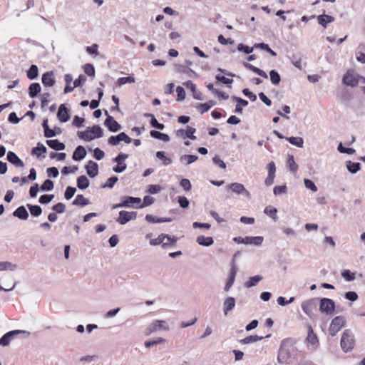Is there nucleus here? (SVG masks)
<instances>
[{
	"instance_id": "f257e3e1",
	"label": "nucleus",
	"mask_w": 365,
	"mask_h": 365,
	"mask_svg": "<svg viewBox=\"0 0 365 365\" xmlns=\"http://www.w3.org/2000/svg\"><path fill=\"white\" fill-rule=\"evenodd\" d=\"M103 130L99 125L88 127L85 131H78V136L86 141H91L95 138H99L103 136Z\"/></svg>"
},
{
	"instance_id": "f03ea898",
	"label": "nucleus",
	"mask_w": 365,
	"mask_h": 365,
	"mask_svg": "<svg viewBox=\"0 0 365 365\" xmlns=\"http://www.w3.org/2000/svg\"><path fill=\"white\" fill-rule=\"evenodd\" d=\"M354 346V336L349 329H346L342 334L341 339V349L345 351L348 352L351 351Z\"/></svg>"
},
{
	"instance_id": "7ed1b4c3",
	"label": "nucleus",
	"mask_w": 365,
	"mask_h": 365,
	"mask_svg": "<svg viewBox=\"0 0 365 365\" xmlns=\"http://www.w3.org/2000/svg\"><path fill=\"white\" fill-rule=\"evenodd\" d=\"M177 237H171L166 234H161L157 238L151 240L150 244L152 246H157L162 245L163 247L168 246L169 245H175L177 242Z\"/></svg>"
},
{
	"instance_id": "20e7f679",
	"label": "nucleus",
	"mask_w": 365,
	"mask_h": 365,
	"mask_svg": "<svg viewBox=\"0 0 365 365\" xmlns=\"http://www.w3.org/2000/svg\"><path fill=\"white\" fill-rule=\"evenodd\" d=\"M346 319L343 316H337L334 318L329 327V333L332 336L336 334L345 326Z\"/></svg>"
},
{
	"instance_id": "39448f33",
	"label": "nucleus",
	"mask_w": 365,
	"mask_h": 365,
	"mask_svg": "<svg viewBox=\"0 0 365 365\" xmlns=\"http://www.w3.org/2000/svg\"><path fill=\"white\" fill-rule=\"evenodd\" d=\"M359 76L354 70H348L342 78V82L347 86L354 87L359 83Z\"/></svg>"
},
{
	"instance_id": "423d86ee",
	"label": "nucleus",
	"mask_w": 365,
	"mask_h": 365,
	"mask_svg": "<svg viewBox=\"0 0 365 365\" xmlns=\"http://www.w3.org/2000/svg\"><path fill=\"white\" fill-rule=\"evenodd\" d=\"M289 344V341L288 340H284L281 344L277 357V361L281 364L286 363L287 360L291 356L288 348Z\"/></svg>"
},
{
	"instance_id": "0eeeda50",
	"label": "nucleus",
	"mask_w": 365,
	"mask_h": 365,
	"mask_svg": "<svg viewBox=\"0 0 365 365\" xmlns=\"http://www.w3.org/2000/svg\"><path fill=\"white\" fill-rule=\"evenodd\" d=\"M335 309L334 302L328 298H322L320 300L319 310L327 315H332Z\"/></svg>"
},
{
	"instance_id": "6e6552de",
	"label": "nucleus",
	"mask_w": 365,
	"mask_h": 365,
	"mask_svg": "<svg viewBox=\"0 0 365 365\" xmlns=\"http://www.w3.org/2000/svg\"><path fill=\"white\" fill-rule=\"evenodd\" d=\"M228 189L231 190L232 192L237 195H242L245 196L247 198H251L250 192L245 187V186L239 182H232L227 185Z\"/></svg>"
},
{
	"instance_id": "1a4fd4ad",
	"label": "nucleus",
	"mask_w": 365,
	"mask_h": 365,
	"mask_svg": "<svg viewBox=\"0 0 365 365\" xmlns=\"http://www.w3.org/2000/svg\"><path fill=\"white\" fill-rule=\"evenodd\" d=\"M306 343L308 349H315L319 345L318 338L314 334L313 329L310 325L308 326V333L306 338Z\"/></svg>"
},
{
	"instance_id": "9d476101",
	"label": "nucleus",
	"mask_w": 365,
	"mask_h": 365,
	"mask_svg": "<svg viewBox=\"0 0 365 365\" xmlns=\"http://www.w3.org/2000/svg\"><path fill=\"white\" fill-rule=\"evenodd\" d=\"M317 307V299H311L307 301H304L302 304V309L303 312L309 317H312L313 314V310L315 309Z\"/></svg>"
},
{
	"instance_id": "9b49d317",
	"label": "nucleus",
	"mask_w": 365,
	"mask_h": 365,
	"mask_svg": "<svg viewBox=\"0 0 365 365\" xmlns=\"http://www.w3.org/2000/svg\"><path fill=\"white\" fill-rule=\"evenodd\" d=\"M137 213L135 212H128L122 210L119 212V217L117 222L120 225H125L131 220L136 218Z\"/></svg>"
},
{
	"instance_id": "f8f14e48",
	"label": "nucleus",
	"mask_w": 365,
	"mask_h": 365,
	"mask_svg": "<svg viewBox=\"0 0 365 365\" xmlns=\"http://www.w3.org/2000/svg\"><path fill=\"white\" fill-rule=\"evenodd\" d=\"M25 331L21 330H14L7 332L0 339V345L3 346H8L11 340V339L20 334H25Z\"/></svg>"
},
{
	"instance_id": "ddd939ff",
	"label": "nucleus",
	"mask_w": 365,
	"mask_h": 365,
	"mask_svg": "<svg viewBox=\"0 0 365 365\" xmlns=\"http://www.w3.org/2000/svg\"><path fill=\"white\" fill-rule=\"evenodd\" d=\"M159 329H164L167 330L168 329V327L167 326L166 322L163 320H155L153 323H152L147 330L148 332L147 334H149L150 333L155 332Z\"/></svg>"
},
{
	"instance_id": "4468645a",
	"label": "nucleus",
	"mask_w": 365,
	"mask_h": 365,
	"mask_svg": "<svg viewBox=\"0 0 365 365\" xmlns=\"http://www.w3.org/2000/svg\"><path fill=\"white\" fill-rule=\"evenodd\" d=\"M237 269V266L233 263L230 272V276L225 286V291L228 292L234 284Z\"/></svg>"
},
{
	"instance_id": "2eb2a0df",
	"label": "nucleus",
	"mask_w": 365,
	"mask_h": 365,
	"mask_svg": "<svg viewBox=\"0 0 365 365\" xmlns=\"http://www.w3.org/2000/svg\"><path fill=\"white\" fill-rule=\"evenodd\" d=\"M104 124L112 132H117L120 129V125L110 115L107 117Z\"/></svg>"
},
{
	"instance_id": "dca6fc26",
	"label": "nucleus",
	"mask_w": 365,
	"mask_h": 365,
	"mask_svg": "<svg viewBox=\"0 0 365 365\" xmlns=\"http://www.w3.org/2000/svg\"><path fill=\"white\" fill-rule=\"evenodd\" d=\"M235 307V299L232 297H227L223 302V312L227 316L228 312L232 311Z\"/></svg>"
},
{
	"instance_id": "f3484780",
	"label": "nucleus",
	"mask_w": 365,
	"mask_h": 365,
	"mask_svg": "<svg viewBox=\"0 0 365 365\" xmlns=\"http://www.w3.org/2000/svg\"><path fill=\"white\" fill-rule=\"evenodd\" d=\"M7 160L16 167L23 168L24 166V162L12 151L8 152Z\"/></svg>"
},
{
	"instance_id": "a211bd4d",
	"label": "nucleus",
	"mask_w": 365,
	"mask_h": 365,
	"mask_svg": "<svg viewBox=\"0 0 365 365\" xmlns=\"http://www.w3.org/2000/svg\"><path fill=\"white\" fill-rule=\"evenodd\" d=\"M87 174L91 178H94L98 174V164L93 160H90L86 166Z\"/></svg>"
},
{
	"instance_id": "6ab92c4d",
	"label": "nucleus",
	"mask_w": 365,
	"mask_h": 365,
	"mask_svg": "<svg viewBox=\"0 0 365 365\" xmlns=\"http://www.w3.org/2000/svg\"><path fill=\"white\" fill-rule=\"evenodd\" d=\"M55 82V76L52 71L46 72L43 74L42 83L45 86H53Z\"/></svg>"
},
{
	"instance_id": "aec40b11",
	"label": "nucleus",
	"mask_w": 365,
	"mask_h": 365,
	"mask_svg": "<svg viewBox=\"0 0 365 365\" xmlns=\"http://www.w3.org/2000/svg\"><path fill=\"white\" fill-rule=\"evenodd\" d=\"M57 117L61 122L63 123L67 122L69 120L70 115L68 114V110L65 107L64 104H61L59 106Z\"/></svg>"
},
{
	"instance_id": "412c9836",
	"label": "nucleus",
	"mask_w": 365,
	"mask_h": 365,
	"mask_svg": "<svg viewBox=\"0 0 365 365\" xmlns=\"http://www.w3.org/2000/svg\"><path fill=\"white\" fill-rule=\"evenodd\" d=\"M86 155V150L82 145H78L73 153V159L76 161L81 160Z\"/></svg>"
},
{
	"instance_id": "4be33fe9",
	"label": "nucleus",
	"mask_w": 365,
	"mask_h": 365,
	"mask_svg": "<svg viewBox=\"0 0 365 365\" xmlns=\"http://www.w3.org/2000/svg\"><path fill=\"white\" fill-rule=\"evenodd\" d=\"M14 216L26 220L28 219L29 215L24 206L19 207L13 213Z\"/></svg>"
},
{
	"instance_id": "5701e85b",
	"label": "nucleus",
	"mask_w": 365,
	"mask_h": 365,
	"mask_svg": "<svg viewBox=\"0 0 365 365\" xmlns=\"http://www.w3.org/2000/svg\"><path fill=\"white\" fill-rule=\"evenodd\" d=\"M176 71L180 73H185L190 78L197 76V73L191 68H189L187 66L182 65H177Z\"/></svg>"
},
{
	"instance_id": "b1692460",
	"label": "nucleus",
	"mask_w": 365,
	"mask_h": 365,
	"mask_svg": "<svg viewBox=\"0 0 365 365\" xmlns=\"http://www.w3.org/2000/svg\"><path fill=\"white\" fill-rule=\"evenodd\" d=\"M245 245H255L256 246H259L262 245L264 238L261 236L257 237H245Z\"/></svg>"
},
{
	"instance_id": "393cba45",
	"label": "nucleus",
	"mask_w": 365,
	"mask_h": 365,
	"mask_svg": "<svg viewBox=\"0 0 365 365\" xmlns=\"http://www.w3.org/2000/svg\"><path fill=\"white\" fill-rule=\"evenodd\" d=\"M196 242L202 246L209 247L213 245L214 240L211 237H205L203 235H200L197 237Z\"/></svg>"
},
{
	"instance_id": "a878e982",
	"label": "nucleus",
	"mask_w": 365,
	"mask_h": 365,
	"mask_svg": "<svg viewBox=\"0 0 365 365\" xmlns=\"http://www.w3.org/2000/svg\"><path fill=\"white\" fill-rule=\"evenodd\" d=\"M145 220L151 223L169 222L172 221V219L170 217H157L152 215H147Z\"/></svg>"
},
{
	"instance_id": "bb28decb",
	"label": "nucleus",
	"mask_w": 365,
	"mask_h": 365,
	"mask_svg": "<svg viewBox=\"0 0 365 365\" xmlns=\"http://www.w3.org/2000/svg\"><path fill=\"white\" fill-rule=\"evenodd\" d=\"M317 21L320 25H322L324 28H326L327 24L334 21V18L329 15L322 14L317 17Z\"/></svg>"
},
{
	"instance_id": "cd10ccee",
	"label": "nucleus",
	"mask_w": 365,
	"mask_h": 365,
	"mask_svg": "<svg viewBox=\"0 0 365 365\" xmlns=\"http://www.w3.org/2000/svg\"><path fill=\"white\" fill-rule=\"evenodd\" d=\"M46 144L53 150H63L65 149V145L59 142L58 140H47Z\"/></svg>"
},
{
	"instance_id": "c85d7f7f",
	"label": "nucleus",
	"mask_w": 365,
	"mask_h": 365,
	"mask_svg": "<svg viewBox=\"0 0 365 365\" xmlns=\"http://www.w3.org/2000/svg\"><path fill=\"white\" fill-rule=\"evenodd\" d=\"M264 339V336H259L257 335H250L249 336H247L241 340H240V343L241 344H252L255 343L258 341H260Z\"/></svg>"
},
{
	"instance_id": "c756f323",
	"label": "nucleus",
	"mask_w": 365,
	"mask_h": 365,
	"mask_svg": "<svg viewBox=\"0 0 365 365\" xmlns=\"http://www.w3.org/2000/svg\"><path fill=\"white\" fill-rule=\"evenodd\" d=\"M197 159L198 156L195 155H183L180 158V161L187 165L195 162Z\"/></svg>"
},
{
	"instance_id": "7c9ffc66",
	"label": "nucleus",
	"mask_w": 365,
	"mask_h": 365,
	"mask_svg": "<svg viewBox=\"0 0 365 365\" xmlns=\"http://www.w3.org/2000/svg\"><path fill=\"white\" fill-rule=\"evenodd\" d=\"M17 268L16 264H13L8 261L0 262V272L3 271H14Z\"/></svg>"
},
{
	"instance_id": "2f4dec72",
	"label": "nucleus",
	"mask_w": 365,
	"mask_h": 365,
	"mask_svg": "<svg viewBox=\"0 0 365 365\" xmlns=\"http://www.w3.org/2000/svg\"><path fill=\"white\" fill-rule=\"evenodd\" d=\"M140 202V198L134 197H125L123 201L125 207H133V204H139Z\"/></svg>"
},
{
	"instance_id": "473e14b6",
	"label": "nucleus",
	"mask_w": 365,
	"mask_h": 365,
	"mask_svg": "<svg viewBox=\"0 0 365 365\" xmlns=\"http://www.w3.org/2000/svg\"><path fill=\"white\" fill-rule=\"evenodd\" d=\"M244 66L245 67H246L247 68L252 71L253 72H255L256 74L263 77V78H267V74L262 70L254 66L253 65L249 63H247V62H245L244 63Z\"/></svg>"
},
{
	"instance_id": "72a5a7b5",
	"label": "nucleus",
	"mask_w": 365,
	"mask_h": 365,
	"mask_svg": "<svg viewBox=\"0 0 365 365\" xmlns=\"http://www.w3.org/2000/svg\"><path fill=\"white\" fill-rule=\"evenodd\" d=\"M41 91V86L38 83H33L29 86V93L31 98L36 97Z\"/></svg>"
},
{
	"instance_id": "f704fd0d",
	"label": "nucleus",
	"mask_w": 365,
	"mask_h": 365,
	"mask_svg": "<svg viewBox=\"0 0 365 365\" xmlns=\"http://www.w3.org/2000/svg\"><path fill=\"white\" fill-rule=\"evenodd\" d=\"M346 166L351 173L354 174L360 170L361 165L359 163H354L349 160L346 162Z\"/></svg>"
},
{
	"instance_id": "c9c22d12",
	"label": "nucleus",
	"mask_w": 365,
	"mask_h": 365,
	"mask_svg": "<svg viewBox=\"0 0 365 365\" xmlns=\"http://www.w3.org/2000/svg\"><path fill=\"white\" fill-rule=\"evenodd\" d=\"M286 140L289 141L292 145L298 148H302L304 146V140L301 137H288L286 138Z\"/></svg>"
},
{
	"instance_id": "e433bc0d",
	"label": "nucleus",
	"mask_w": 365,
	"mask_h": 365,
	"mask_svg": "<svg viewBox=\"0 0 365 365\" xmlns=\"http://www.w3.org/2000/svg\"><path fill=\"white\" fill-rule=\"evenodd\" d=\"M90 203L89 200L84 197L83 195H78L73 202V205L86 206Z\"/></svg>"
},
{
	"instance_id": "4c0bfd02",
	"label": "nucleus",
	"mask_w": 365,
	"mask_h": 365,
	"mask_svg": "<svg viewBox=\"0 0 365 365\" xmlns=\"http://www.w3.org/2000/svg\"><path fill=\"white\" fill-rule=\"evenodd\" d=\"M77 186L79 189L83 190L89 186V180L85 175H81L77 179Z\"/></svg>"
},
{
	"instance_id": "58836bf2",
	"label": "nucleus",
	"mask_w": 365,
	"mask_h": 365,
	"mask_svg": "<svg viewBox=\"0 0 365 365\" xmlns=\"http://www.w3.org/2000/svg\"><path fill=\"white\" fill-rule=\"evenodd\" d=\"M150 135L154 138L162 140L164 142H168L170 140V138L167 134L162 133L157 130H151Z\"/></svg>"
},
{
	"instance_id": "ea45409f",
	"label": "nucleus",
	"mask_w": 365,
	"mask_h": 365,
	"mask_svg": "<svg viewBox=\"0 0 365 365\" xmlns=\"http://www.w3.org/2000/svg\"><path fill=\"white\" fill-rule=\"evenodd\" d=\"M27 207L31 214L34 217H38L42 213V209L38 205H27Z\"/></svg>"
},
{
	"instance_id": "a19ab883",
	"label": "nucleus",
	"mask_w": 365,
	"mask_h": 365,
	"mask_svg": "<svg viewBox=\"0 0 365 365\" xmlns=\"http://www.w3.org/2000/svg\"><path fill=\"white\" fill-rule=\"evenodd\" d=\"M262 277L259 275L251 277L245 283V287L247 288L255 286L259 282L262 280Z\"/></svg>"
},
{
	"instance_id": "79ce46f5",
	"label": "nucleus",
	"mask_w": 365,
	"mask_h": 365,
	"mask_svg": "<svg viewBox=\"0 0 365 365\" xmlns=\"http://www.w3.org/2000/svg\"><path fill=\"white\" fill-rule=\"evenodd\" d=\"M287 165L290 171L293 173H296L298 170V165L296 163L294 156L289 155V158L287 160Z\"/></svg>"
},
{
	"instance_id": "37998d69",
	"label": "nucleus",
	"mask_w": 365,
	"mask_h": 365,
	"mask_svg": "<svg viewBox=\"0 0 365 365\" xmlns=\"http://www.w3.org/2000/svg\"><path fill=\"white\" fill-rule=\"evenodd\" d=\"M156 157L158 159L162 160L163 161L164 165H169L172 163L171 158L166 157L165 155V152L163 151H158L156 153Z\"/></svg>"
},
{
	"instance_id": "c03bdc74",
	"label": "nucleus",
	"mask_w": 365,
	"mask_h": 365,
	"mask_svg": "<svg viewBox=\"0 0 365 365\" xmlns=\"http://www.w3.org/2000/svg\"><path fill=\"white\" fill-rule=\"evenodd\" d=\"M135 78L133 76L119 78L116 82L117 86H121L125 83H132L135 82Z\"/></svg>"
},
{
	"instance_id": "a18cd8bd",
	"label": "nucleus",
	"mask_w": 365,
	"mask_h": 365,
	"mask_svg": "<svg viewBox=\"0 0 365 365\" xmlns=\"http://www.w3.org/2000/svg\"><path fill=\"white\" fill-rule=\"evenodd\" d=\"M269 76L272 84L278 85L280 83L281 77L275 70H272L269 73Z\"/></svg>"
},
{
	"instance_id": "49530a36",
	"label": "nucleus",
	"mask_w": 365,
	"mask_h": 365,
	"mask_svg": "<svg viewBox=\"0 0 365 365\" xmlns=\"http://www.w3.org/2000/svg\"><path fill=\"white\" fill-rule=\"evenodd\" d=\"M277 210L275 207L268 206L264 209V213L272 217L274 221L277 220Z\"/></svg>"
},
{
	"instance_id": "de8ad7c7",
	"label": "nucleus",
	"mask_w": 365,
	"mask_h": 365,
	"mask_svg": "<svg viewBox=\"0 0 365 365\" xmlns=\"http://www.w3.org/2000/svg\"><path fill=\"white\" fill-rule=\"evenodd\" d=\"M27 76L29 79H35L38 76V67L32 65L27 72Z\"/></svg>"
},
{
	"instance_id": "09e8293b",
	"label": "nucleus",
	"mask_w": 365,
	"mask_h": 365,
	"mask_svg": "<svg viewBox=\"0 0 365 365\" xmlns=\"http://www.w3.org/2000/svg\"><path fill=\"white\" fill-rule=\"evenodd\" d=\"M255 48H259L261 49H263L267 52H269L272 56H276L277 53L273 50H272L269 45L264 43H256L255 45Z\"/></svg>"
},
{
	"instance_id": "8fccbe9b",
	"label": "nucleus",
	"mask_w": 365,
	"mask_h": 365,
	"mask_svg": "<svg viewBox=\"0 0 365 365\" xmlns=\"http://www.w3.org/2000/svg\"><path fill=\"white\" fill-rule=\"evenodd\" d=\"M46 148L41 143H38L37 147H35L32 149L31 154L36 155L38 157L40 156L39 152L46 153Z\"/></svg>"
},
{
	"instance_id": "3c124183",
	"label": "nucleus",
	"mask_w": 365,
	"mask_h": 365,
	"mask_svg": "<svg viewBox=\"0 0 365 365\" xmlns=\"http://www.w3.org/2000/svg\"><path fill=\"white\" fill-rule=\"evenodd\" d=\"M53 189V182L51 180H46L41 186L42 191H50Z\"/></svg>"
},
{
	"instance_id": "603ef678",
	"label": "nucleus",
	"mask_w": 365,
	"mask_h": 365,
	"mask_svg": "<svg viewBox=\"0 0 365 365\" xmlns=\"http://www.w3.org/2000/svg\"><path fill=\"white\" fill-rule=\"evenodd\" d=\"M118 180V177L113 176L108 179L107 182L102 186L103 188L108 187V188H113L115 183L117 182Z\"/></svg>"
},
{
	"instance_id": "864d4df0",
	"label": "nucleus",
	"mask_w": 365,
	"mask_h": 365,
	"mask_svg": "<svg viewBox=\"0 0 365 365\" xmlns=\"http://www.w3.org/2000/svg\"><path fill=\"white\" fill-rule=\"evenodd\" d=\"M304 182L306 188L309 189L314 192L317 191V187L315 185L312 180L309 179H304Z\"/></svg>"
},
{
	"instance_id": "5fc2aeb1",
	"label": "nucleus",
	"mask_w": 365,
	"mask_h": 365,
	"mask_svg": "<svg viewBox=\"0 0 365 365\" xmlns=\"http://www.w3.org/2000/svg\"><path fill=\"white\" fill-rule=\"evenodd\" d=\"M76 192V189L73 187L68 186L65 192V198L66 200H70L73 197V196L75 195Z\"/></svg>"
},
{
	"instance_id": "6e6d98bb",
	"label": "nucleus",
	"mask_w": 365,
	"mask_h": 365,
	"mask_svg": "<svg viewBox=\"0 0 365 365\" xmlns=\"http://www.w3.org/2000/svg\"><path fill=\"white\" fill-rule=\"evenodd\" d=\"M341 276L348 282H351L355 279V274L351 272L348 269L343 271Z\"/></svg>"
},
{
	"instance_id": "4d7b16f0",
	"label": "nucleus",
	"mask_w": 365,
	"mask_h": 365,
	"mask_svg": "<svg viewBox=\"0 0 365 365\" xmlns=\"http://www.w3.org/2000/svg\"><path fill=\"white\" fill-rule=\"evenodd\" d=\"M337 150L341 153H346V154H349V155H352V154H354L356 152V150L354 149H353V148H344L341 143H339V145H338Z\"/></svg>"
},
{
	"instance_id": "13d9d810",
	"label": "nucleus",
	"mask_w": 365,
	"mask_h": 365,
	"mask_svg": "<svg viewBox=\"0 0 365 365\" xmlns=\"http://www.w3.org/2000/svg\"><path fill=\"white\" fill-rule=\"evenodd\" d=\"M215 105V102L213 101H210L207 103H202L200 105V108L202 109V113L207 112L210 108Z\"/></svg>"
},
{
	"instance_id": "bf43d9fd",
	"label": "nucleus",
	"mask_w": 365,
	"mask_h": 365,
	"mask_svg": "<svg viewBox=\"0 0 365 365\" xmlns=\"http://www.w3.org/2000/svg\"><path fill=\"white\" fill-rule=\"evenodd\" d=\"M84 72L89 76L94 77L95 76V69L92 64H86L84 66Z\"/></svg>"
},
{
	"instance_id": "052dcab7",
	"label": "nucleus",
	"mask_w": 365,
	"mask_h": 365,
	"mask_svg": "<svg viewBox=\"0 0 365 365\" xmlns=\"http://www.w3.org/2000/svg\"><path fill=\"white\" fill-rule=\"evenodd\" d=\"M53 195H43L40 197L38 202L41 204H48L53 199Z\"/></svg>"
},
{
	"instance_id": "680f3d73",
	"label": "nucleus",
	"mask_w": 365,
	"mask_h": 365,
	"mask_svg": "<svg viewBox=\"0 0 365 365\" xmlns=\"http://www.w3.org/2000/svg\"><path fill=\"white\" fill-rule=\"evenodd\" d=\"M237 50L239 51H242L247 54H250L253 51L252 47H249L247 45H245L243 43H240L237 46Z\"/></svg>"
},
{
	"instance_id": "e2e57ef3",
	"label": "nucleus",
	"mask_w": 365,
	"mask_h": 365,
	"mask_svg": "<svg viewBox=\"0 0 365 365\" xmlns=\"http://www.w3.org/2000/svg\"><path fill=\"white\" fill-rule=\"evenodd\" d=\"M128 158V155L124 153H120L117 157L113 159V161L117 164H125L124 161Z\"/></svg>"
},
{
	"instance_id": "0e129e2a",
	"label": "nucleus",
	"mask_w": 365,
	"mask_h": 365,
	"mask_svg": "<svg viewBox=\"0 0 365 365\" xmlns=\"http://www.w3.org/2000/svg\"><path fill=\"white\" fill-rule=\"evenodd\" d=\"M180 185L185 191L190 190L192 187L190 181L186 178L182 179L180 182Z\"/></svg>"
},
{
	"instance_id": "69168bd1",
	"label": "nucleus",
	"mask_w": 365,
	"mask_h": 365,
	"mask_svg": "<svg viewBox=\"0 0 365 365\" xmlns=\"http://www.w3.org/2000/svg\"><path fill=\"white\" fill-rule=\"evenodd\" d=\"M178 203L182 208H187L189 206V201L186 197H178Z\"/></svg>"
},
{
	"instance_id": "338daca9",
	"label": "nucleus",
	"mask_w": 365,
	"mask_h": 365,
	"mask_svg": "<svg viewBox=\"0 0 365 365\" xmlns=\"http://www.w3.org/2000/svg\"><path fill=\"white\" fill-rule=\"evenodd\" d=\"M195 130H196L195 128L188 126L187 128V130H185L186 137H187L192 140L196 139V136L194 135Z\"/></svg>"
},
{
	"instance_id": "774afa93",
	"label": "nucleus",
	"mask_w": 365,
	"mask_h": 365,
	"mask_svg": "<svg viewBox=\"0 0 365 365\" xmlns=\"http://www.w3.org/2000/svg\"><path fill=\"white\" fill-rule=\"evenodd\" d=\"M345 298L349 301L354 302L358 299V294L355 292H347Z\"/></svg>"
}]
</instances>
